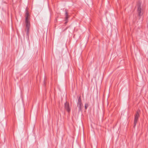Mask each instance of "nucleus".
<instances>
[{"instance_id": "f03ea898", "label": "nucleus", "mask_w": 148, "mask_h": 148, "mask_svg": "<svg viewBox=\"0 0 148 148\" xmlns=\"http://www.w3.org/2000/svg\"><path fill=\"white\" fill-rule=\"evenodd\" d=\"M140 110H137L136 112V113L135 115L134 126V127L135 128L138 120L139 117L140 116Z\"/></svg>"}, {"instance_id": "20e7f679", "label": "nucleus", "mask_w": 148, "mask_h": 148, "mask_svg": "<svg viewBox=\"0 0 148 148\" xmlns=\"http://www.w3.org/2000/svg\"><path fill=\"white\" fill-rule=\"evenodd\" d=\"M141 4L140 3H138L137 12L139 16H141L143 14V13L141 12Z\"/></svg>"}, {"instance_id": "6e6552de", "label": "nucleus", "mask_w": 148, "mask_h": 148, "mask_svg": "<svg viewBox=\"0 0 148 148\" xmlns=\"http://www.w3.org/2000/svg\"><path fill=\"white\" fill-rule=\"evenodd\" d=\"M66 28H65V30H66Z\"/></svg>"}, {"instance_id": "423d86ee", "label": "nucleus", "mask_w": 148, "mask_h": 148, "mask_svg": "<svg viewBox=\"0 0 148 148\" xmlns=\"http://www.w3.org/2000/svg\"><path fill=\"white\" fill-rule=\"evenodd\" d=\"M65 109H66L68 112L69 113L70 112V109L69 108V104L67 101L65 102Z\"/></svg>"}, {"instance_id": "f257e3e1", "label": "nucleus", "mask_w": 148, "mask_h": 148, "mask_svg": "<svg viewBox=\"0 0 148 148\" xmlns=\"http://www.w3.org/2000/svg\"><path fill=\"white\" fill-rule=\"evenodd\" d=\"M29 16V14L28 11H27L25 13V24L26 28L25 29V32H26L27 36L29 37V29L30 26V22L28 19Z\"/></svg>"}, {"instance_id": "39448f33", "label": "nucleus", "mask_w": 148, "mask_h": 148, "mask_svg": "<svg viewBox=\"0 0 148 148\" xmlns=\"http://www.w3.org/2000/svg\"><path fill=\"white\" fill-rule=\"evenodd\" d=\"M70 15L65 10V24L67 23L68 22V19L70 17Z\"/></svg>"}, {"instance_id": "7ed1b4c3", "label": "nucleus", "mask_w": 148, "mask_h": 148, "mask_svg": "<svg viewBox=\"0 0 148 148\" xmlns=\"http://www.w3.org/2000/svg\"><path fill=\"white\" fill-rule=\"evenodd\" d=\"M83 105L81 100V96H79L78 98V102L77 104V107L79 108V112L81 111V107Z\"/></svg>"}, {"instance_id": "0eeeda50", "label": "nucleus", "mask_w": 148, "mask_h": 148, "mask_svg": "<svg viewBox=\"0 0 148 148\" xmlns=\"http://www.w3.org/2000/svg\"><path fill=\"white\" fill-rule=\"evenodd\" d=\"M88 104L87 103H86L85 104V108L86 110L88 107Z\"/></svg>"}]
</instances>
